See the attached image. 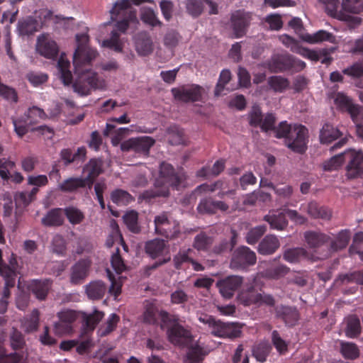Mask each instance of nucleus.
Here are the masks:
<instances>
[{
  "mask_svg": "<svg viewBox=\"0 0 363 363\" xmlns=\"http://www.w3.org/2000/svg\"><path fill=\"white\" fill-rule=\"evenodd\" d=\"M77 48L73 55L74 72L77 75L73 88L81 96L89 95L92 89H104V81L100 79L96 72L88 68L90 62L96 58V50L87 45L89 36L83 33L76 35Z\"/></svg>",
  "mask_w": 363,
  "mask_h": 363,
  "instance_id": "nucleus-1",
  "label": "nucleus"
},
{
  "mask_svg": "<svg viewBox=\"0 0 363 363\" xmlns=\"http://www.w3.org/2000/svg\"><path fill=\"white\" fill-rule=\"evenodd\" d=\"M186 179V175L182 169L175 172L170 164L162 162L160 165V177L154 187L144 191L142 197L149 201L156 197H167L169 195V186L178 189L184 186Z\"/></svg>",
  "mask_w": 363,
  "mask_h": 363,
  "instance_id": "nucleus-2",
  "label": "nucleus"
},
{
  "mask_svg": "<svg viewBox=\"0 0 363 363\" xmlns=\"http://www.w3.org/2000/svg\"><path fill=\"white\" fill-rule=\"evenodd\" d=\"M275 136L284 138L286 146L295 152L302 154L307 150L308 131L303 125L282 121L275 129Z\"/></svg>",
  "mask_w": 363,
  "mask_h": 363,
  "instance_id": "nucleus-3",
  "label": "nucleus"
},
{
  "mask_svg": "<svg viewBox=\"0 0 363 363\" xmlns=\"http://www.w3.org/2000/svg\"><path fill=\"white\" fill-rule=\"evenodd\" d=\"M161 328L167 330V335L170 342L176 345H188L192 339L191 333L181 325L176 315H170L166 311L160 313Z\"/></svg>",
  "mask_w": 363,
  "mask_h": 363,
  "instance_id": "nucleus-4",
  "label": "nucleus"
},
{
  "mask_svg": "<svg viewBox=\"0 0 363 363\" xmlns=\"http://www.w3.org/2000/svg\"><path fill=\"white\" fill-rule=\"evenodd\" d=\"M199 320L207 325L214 336L233 339L239 337L241 333L240 328L237 324L224 323L207 314L199 316Z\"/></svg>",
  "mask_w": 363,
  "mask_h": 363,
  "instance_id": "nucleus-5",
  "label": "nucleus"
},
{
  "mask_svg": "<svg viewBox=\"0 0 363 363\" xmlns=\"http://www.w3.org/2000/svg\"><path fill=\"white\" fill-rule=\"evenodd\" d=\"M155 232L156 234L167 239L176 238L180 233L179 223L171 219L167 212H162L154 219Z\"/></svg>",
  "mask_w": 363,
  "mask_h": 363,
  "instance_id": "nucleus-6",
  "label": "nucleus"
},
{
  "mask_svg": "<svg viewBox=\"0 0 363 363\" xmlns=\"http://www.w3.org/2000/svg\"><path fill=\"white\" fill-rule=\"evenodd\" d=\"M257 262V256L254 251L247 246H240L232 253L230 268L233 270L244 271L253 266Z\"/></svg>",
  "mask_w": 363,
  "mask_h": 363,
  "instance_id": "nucleus-7",
  "label": "nucleus"
},
{
  "mask_svg": "<svg viewBox=\"0 0 363 363\" xmlns=\"http://www.w3.org/2000/svg\"><path fill=\"white\" fill-rule=\"evenodd\" d=\"M135 19L122 18L118 19L115 28L111 33L109 39L104 40L102 46L107 47L117 52L123 51V40L120 38L121 33H125L129 26V22Z\"/></svg>",
  "mask_w": 363,
  "mask_h": 363,
  "instance_id": "nucleus-8",
  "label": "nucleus"
},
{
  "mask_svg": "<svg viewBox=\"0 0 363 363\" xmlns=\"http://www.w3.org/2000/svg\"><path fill=\"white\" fill-rule=\"evenodd\" d=\"M345 158L348 160L345 176L348 179H354L363 177V152L347 150L345 152Z\"/></svg>",
  "mask_w": 363,
  "mask_h": 363,
  "instance_id": "nucleus-9",
  "label": "nucleus"
},
{
  "mask_svg": "<svg viewBox=\"0 0 363 363\" xmlns=\"http://www.w3.org/2000/svg\"><path fill=\"white\" fill-rule=\"evenodd\" d=\"M318 1L325 6V11L330 16L340 21L348 22L352 26L360 24V18L345 13V12L342 11V7L340 9L339 0H318Z\"/></svg>",
  "mask_w": 363,
  "mask_h": 363,
  "instance_id": "nucleus-10",
  "label": "nucleus"
},
{
  "mask_svg": "<svg viewBox=\"0 0 363 363\" xmlns=\"http://www.w3.org/2000/svg\"><path fill=\"white\" fill-rule=\"evenodd\" d=\"M155 140L148 136L130 138L123 142L121 148L123 151H133L135 153L147 155Z\"/></svg>",
  "mask_w": 363,
  "mask_h": 363,
  "instance_id": "nucleus-11",
  "label": "nucleus"
},
{
  "mask_svg": "<svg viewBox=\"0 0 363 363\" xmlns=\"http://www.w3.org/2000/svg\"><path fill=\"white\" fill-rule=\"evenodd\" d=\"M36 50L45 58L55 59L58 55L59 48L48 34H42L38 37Z\"/></svg>",
  "mask_w": 363,
  "mask_h": 363,
  "instance_id": "nucleus-12",
  "label": "nucleus"
},
{
  "mask_svg": "<svg viewBox=\"0 0 363 363\" xmlns=\"http://www.w3.org/2000/svg\"><path fill=\"white\" fill-rule=\"evenodd\" d=\"M335 104L341 109L347 111L354 122L363 119V108L354 104L350 98L342 93H338L335 98Z\"/></svg>",
  "mask_w": 363,
  "mask_h": 363,
  "instance_id": "nucleus-13",
  "label": "nucleus"
},
{
  "mask_svg": "<svg viewBox=\"0 0 363 363\" xmlns=\"http://www.w3.org/2000/svg\"><path fill=\"white\" fill-rule=\"evenodd\" d=\"M230 21L235 37L240 38L246 33L251 21V16L248 12L238 10L232 13Z\"/></svg>",
  "mask_w": 363,
  "mask_h": 363,
  "instance_id": "nucleus-14",
  "label": "nucleus"
},
{
  "mask_svg": "<svg viewBox=\"0 0 363 363\" xmlns=\"http://www.w3.org/2000/svg\"><path fill=\"white\" fill-rule=\"evenodd\" d=\"M131 3L132 0H117L110 10L111 20L115 21L122 18L136 19L135 12L132 10Z\"/></svg>",
  "mask_w": 363,
  "mask_h": 363,
  "instance_id": "nucleus-15",
  "label": "nucleus"
},
{
  "mask_svg": "<svg viewBox=\"0 0 363 363\" xmlns=\"http://www.w3.org/2000/svg\"><path fill=\"white\" fill-rule=\"evenodd\" d=\"M174 97L184 102L196 101L201 96V88L197 85H191L172 89Z\"/></svg>",
  "mask_w": 363,
  "mask_h": 363,
  "instance_id": "nucleus-16",
  "label": "nucleus"
},
{
  "mask_svg": "<svg viewBox=\"0 0 363 363\" xmlns=\"http://www.w3.org/2000/svg\"><path fill=\"white\" fill-rule=\"evenodd\" d=\"M243 278L240 276L233 275L220 280L216 285L221 295L225 298H230L235 291L241 286Z\"/></svg>",
  "mask_w": 363,
  "mask_h": 363,
  "instance_id": "nucleus-17",
  "label": "nucleus"
},
{
  "mask_svg": "<svg viewBox=\"0 0 363 363\" xmlns=\"http://www.w3.org/2000/svg\"><path fill=\"white\" fill-rule=\"evenodd\" d=\"M275 313L277 318L289 327L295 325L299 319V313L296 307L280 305L275 308Z\"/></svg>",
  "mask_w": 363,
  "mask_h": 363,
  "instance_id": "nucleus-18",
  "label": "nucleus"
},
{
  "mask_svg": "<svg viewBox=\"0 0 363 363\" xmlns=\"http://www.w3.org/2000/svg\"><path fill=\"white\" fill-rule=\"evenodd\" d=\"M90 262L87 259H80L71 268L70 282L72 284H79L88 276Z\"/></svg>",
  "mask_w": 363,
  "mask_h": 363,
  "instance_id": "nucleus-19",
  "label": "nucleus"
},
{
  "mask_svg": "<svg viewBox=\"0 0 363 363\" xmlns=\"http://www.w3.org/2000/svg\"><path fill=\"white\" fill-rule=\"evenodd\" d=\"M135 50L138 55L146 56L153 51V43L150 35L146 32L138 33L135 36Z\"/></svg>",
  "mask_w": 363,
  "mask_h": 363,
  "instance_id": "nucleus-20",
  "label": "nucleus"
},
{
  "mask_svg": "<svg viewBox=\"0 0 363 363\" xmlns=\"http://www.w3.org/2000/svg\"><path fill=\"white\" fill-rule=\"evenodd\" d=\"M103 162L99 159H91L84 167V172L87 175L83 178L89 188H91L96 178L102 173Z\"/></svg>",
  "mask_w": 363,
  "mask_h": 363,
  "instance_id": "nucleus-21",
  "label": "nucleus"
},
{
  "mask_svg": "<svg viewBox=\"0 0 363 363\" xmlns=\"http://www.w3.org/2000/svg\"><path fill=\"white\" fill-rule=\"evenodd\" d=\"M304 239L310 248H319L330 241V236L320 231L308 230L304 233Z\"/></svg>",
  "mask_w": 363,
  "mask_h": 363,
  "instance_id": "nucleus-22",
  "label": "nucleus"
},
{
  "mask_svg": "<svg viewBox=\"0 0 363 363\" xmlns=\"http://www.w3.org/2000/svg\"><path fill=\"white\" fill-rule=\"evenodd\" d=\"M145 248L146 253L153 259L168 255V249L164 240L156 238L150 240L146 242Z\"/></svg>",
  "mask_w": 363,
  "mask_h": 363,
  "instance_id": "nucleus-23",
  "label": "nucleus"
},
{
  "mask_svg": "<svg viewBox=\"0 0 363 363\" xmlns=\"http://www.w3.org/2000/svg\"><path fill=\"white\" fill-rule=\"evenodd\" d=\"M303 210L313 218H321L323 220H330L331 212L324 206H320L315 201H311L306 205H302Z\"/></svg>",
  "mask_w": 363,
  "mask_h": 363,
  "instance_id": "nucleus-24",
  "label": "nucleus"
},
{
  "mask_svg": "<svg viewBox=\"0 0 363 363\" xmlns=\"http://www.w3.org/2000/svg\"><path fill=\"white\" fill-rule=\"evenodd\" d=\"M280 247V242L277 236L274 235H266L258 246V252L263 255L274 253Z\"/></svg>",
  "mask_w": 363,
  "mask_h": 363,
  "instance_id": "nucleus-25",
  "label": "nucleus"
},
{
  "mask_svg": "<svg viewBox=\"0 0 363 363\" xmlns=\"http://www.w3.org/2000/svg\"><path fill=\"white\" fill-rule=\"evenodd\" d=\"M51 284L49 279L33 280L29 284L28 289L38 299L44 300L51 287Z\"/></svg>",
  "mask_w": 363,
  "mask_h": 363,
  "instance_id": "nucleus-26",
  "label": "nucleus"
},
{
  "mask_svg": "<svg viewBox=\"0 0 363 363\" xmlns=\"http://www.w3.org/2000/svg\"><path fill=\"white\" fill-rule=\"evenodd\" d=\"M292 55L285 54L274 56L270 62L269 68L274 72H279L291 69Z\"/></svg>",
  "mask_w": 363,
  "mask_h": 363,
  "instance_id": "nucleus-27",
  "label": "nucleus"
},
{
  "mask_svg": "<svg viewBox=\"0 0 363 363\" xmlns=\"http://www.w3.org/2000/svg\"><path fill=\"white\" fill-rule=\"evenodd\" d=\"M85 291L89 298L99 300L104 297L107 291V286L102 281L96 280L86 284Z\"/></svg>",
  "mask_w": 363,
  "mask_h": 363,
  "instance_id": "nucleus-28",
  "label": "nucleus"
},
{
  "mask_svg": "<svg viewBox=\"0 0 363 363\" xmlns=\"http://www.w3.org/2000/svg\"><path fill=\"white\" fill-rule=\"evenodd\" d=\"M261 297V293L256 291L254 286H251L247 289L241 291L238 296L240 303L245 306L252 304H257Z\"/></svg>",
  "mask_w": 363,
  "mask_h": 363,
  "instance_id": "nucleus-29",
  "label": "nucleus"
},
{
  "mask_svg": "<svg viewBox=\"0 0 363 363\" xmlns=\"http://www.w3.org/2000/svg\"><path fill=\"white\" fill-rule=\"evenodd\" d=\"M40 312L35 308L29 316L21 320V328L26 333H32L38 330L39 327Z\"/></svg>",
  "mask_w": 363,
  "mask_h": 363,
  "instance_id": "nucleus-30",
  "label": "nucleus"
},
{
  "mask_svg": "<svg viewBox=\"0 0 363 363\" xmlns=\"http://www.w3.org/2000/svg\"><path fill=\"white\" fill-rule=\"evenodd\" d=\"M64 223V213L62 208H54L48 212L42 218L45 226H60Z\"/></svg>",
  "mask_w": 363,
  "mask_h": 363,
  "instance_id": "nucleus-31",
  "label": "nucleus"
},
{
  "mask_svg": "<svg viewBox=\"0 0 363 363\" xmlns=\"http://www.w3.org/2000/svg\"><path fill=\"white\" fill-rule=\"evenodd\" d=\"M264 220L267 222L273 230H283L288 225L285 212H281L278 214H267L264 216Z\"/></svg>",
  "mask_w": 363,
  "mask_h": 363,
  "instance_id": "nucleus-32",
  "label": "nucleus"
},
{
  "mask_svg": "<svg viewBox=\"0 0 363 363\" xmlns=\"http://www.w3.org/2000/svg\"><path fill=\"white\" fill-rule=\"evenodd\" d=\"M303 38L309 43H318L323 41L335 43L336 41L335 36L333 33L324 30H320L313 34H307Z\"/></svg>",
  "mask_w": 363,
  "mask_h": 363,
  "instance_id": "nucleus-33",
  "label": "nucleus"
},
{
  "mask_svg": "<svg viewBox=\"0 0 363 363\" xmlns=\"http://www.w3.org/2000/svg\"><path fill=\"white\" fill-rule=\"evenodd\" d=\"M207 351L197 342L192 344L186 353L187 363H198L207 354Z\"/></svg>",
  "mask_w": 363,
  "mask_h": 363,
  "instance_id": "nucleus-34",
  "label": "nucleus"
},
{
  "mask_svg": "<svg viewBox=\"0 0 363 363\" xmlns=\"http://www.w3.org/2000/svg\"><path fill=\"white\" fill-rule=\"evenodd\" d=\"M104 317V312L98 310H94V312L90 314L84 313H82L83 325L86 327L87 330L92 331Z\"/></svg>",
  "mask_w": 363,
  "mask_h": 363,
  "instance_id": "nucleus-35",
  "label": "nucleus"
},
{
  "mask_svg": "<svg viewBox=\"0 0 363 363\" xmlns=\"http://www.w3.org/2000/svg\"><path fill=\"white\" fill-rule=\"evenodd\" d=\"M340 136V130L329 123H325L320 132V140L322 143H330Z\"/></svg>",
  "mask_w": 363,
  "mask_h": 363,
  "instance_id": "nucleus-36",
  "label": "nucleus"
},
{
  "mask_svg": "<svg viewBox=\"0 0 363 363\" xmlns=\"http://www.w3.org/2000/svg\"><path fill=\"white\" fill-rule=\"evenodd\" d=\"M290 269L284 264L268 267L262 272V277L271 279H279L286 276Z\"/></svg>",
  "mask_w": 363,
  "mask_h": 363,
  "instance_id": "nucleus-37",
  "label": "nucleus"
},
{
  "mask_svg": "<svg viewBox=\"0 0 363 363\" xmlns=\"http://www.w3.org/2000/svg\"><path fill=\"white\" fill-rule=\"evenodd\" d=\"M230 79L231 73L230 70H222L219 76L218 82L214 90L215 96H220L222 95H225L230 91L229 89H225V85L230 81Z\"/></svg>",
  "mask_w": 363,
  "mask_h": 363,
  "instance_id": "nucleus-38",
  "label": "nucleus"
},
{
  "mask_svg": "<svg viewBox=\"0 0 363 363\" xmlns=\"http://www.w3.org/2000/svg\"><path fill=\"white\" fill-rule=\"evenodd\" d=\"M38 23L32 17H28L18 23V30L20 34L30 35L38 30Z\"/></svg>",
  "mask_w": 363,
  "mask_h": 363,
  "instance_id": "nucleus-39",
  "label": "nucleus"
},
{
  "mask_svg": "<svg viewBox=\"0 0 363 363\" xmlns=\"http://www.w3.org/2000/svg\"><path fill=\"white\" fill-rule=\"evenodd\" d=\"M350 232L348 230H341L337 235L335 240L330 238V251H337L342 250L347 245L350 240Z\"/></svg>",
  "mask_w": 363,
  "mask_h": 363,
  "instance_id": "nucleus-40",
  "label": "nucleus"
},
{
  "mask_svg": "<svg viewBox=\"0 0 363 363\" xmlns=\"http://www.w3.org/2000/svg\"><path fill=\"white\" fill-rule=\"evenodd\" d=\"M86 185H87L86 180L83 179V178L71 177L60 184L58 188L65 192H72Z\"/></svg>",
  "mask_w": 363,
  "mask_h": 363,
  "instance_id": "nucleus-41",
  "label": "nucleus"
},
{
  "mask_svg": "<svg viewBox=\"0 0 363 363\" xmlns=\"http://www.w3.org/2000/svg\"><path fill=\"white\" fill-rule=\"evenodd\" d=\"M341 4L342 11L351 16L363 11V0H342Z\"/></svg>",
  "mask_w": 363,
  "mask_h": 363,
  "instance_id": "nucleus-42",
  "label": "nucleus"
},
{
  "mask_svg": "<svg viewBox=\"0 0 363 363\" xmlns=\"http://www.w3.org/2000/svg\"><path fill=\"white\" fill-rule=\"evenodd\" d=\"M63 213L72 225L81 223L85 218L84 213L74 206H68L65 208L63 210Z\"/></svg>",
  "mask_w": 363,
  "mask_h": 363,
  "instance_id": "nucleus-43",
  "label": "nucleus"
},
{
  "mask_svg": "<svg viewBox=\"0 0 363 363\" xmlns=\"http://www.w3.org/2000/svg\"><path fill=\"white\" fill-rule=\"evenodd\" d=\"M306 250L303 247L290 248L284 251L283 258L289 263H296L302 257H306Z\"/></svg>",
  "mask_w": 363,
  "mask_h": 363,
  "instance_id": "nucleus-44",
  "label": "nucleus"
},
{
  "mask_svg": "<svg viewBox=\"0 0 363 363\" xmlns=\"http://www.w3.org/2000/svg\"><path fill=\"white\" fill-rule=\"evenodd\" d=\"M361 332V325L359 319L355 315H351L347 319V327L345 334L349 337H355Z\"/></svg>",
  "mask_w": 363,
  "mask_h": 363,
  "instance_id": "nucleus-45",
  "label": "nucleus"
},
{
  "mask_svg": "<svg viewBox=\"0 0 363 363\" xmlns=\"http://www.w3.org/2000/svg\"><path fill=\"white\" fill-rule=\"evenodd\" d=\"M268 84L276 92H283L289 86L287 79L281 76H272L268 79Z\"/></svg>",
  "mask_w": 363,
  "mask_h": 363,
  "instance_id": "nucleus-46",
  "label": "nucleus"
},
{
  "mask_svg": "<svg viewBox=\"0 0 363 363\" xmlns=\"http://www.w3.org/2000/svg\"><path fill=\"white\" fill-rule=\"evenodd\" d=\"M111 199L114 203L118 206L127 205L133 200V198L128 191L122 189L113 191L111 193Z\"/></svg>",
  "mask_w": 363,
  "mask_h": 363,
  "instance_id": "nucleus-47",
  "label": "nucleus"
},
{
  "mask_svg": "<svg viewBox=\"0 0 363 363\" xmlns=\"http://www.w3.org/2000/svg\"><path fill=\"white\" fill-rule=\"evenodd\" d=\"M270 349L271 347L268 342H262L254 346L252 349V354L257 361L264 362L267 359V357L270 352Z\"/></svg>",
  "mask_w": 363,
  "mask_h": 363,
  "instance_id": "nucleus-48",
  "label": "nucleus"
},
{
  "mask_svg": "<svg viewBox=\"0 0 363 363\" xmlns=\"http://www.w3.org/2000/svg\"><path fill=\"white\" fill-rule=\"evenodd\" d=\"M123 221L127 228L131 232L138 233L140 232V227L138 223V215L136 211H130L123 216Z\"/></svg>",
  "mask_w": 363,
  "mask_h": 363,
  "instance_id": "nucleus-49",
  "label": "nucleus"
},
{
  "mask_svg": "<svg viewBox=\"0 0 363 363\" xmlns=\"http://www.w3.org/2000/svg\"><path fill=\"white\" fill-rule=\"evenodd\" d=\"M9 342L10 346L14 350H21L26 345L23 334L16 328H13L9 335Z\"/></svg>",
  "mask_w": 363,
  "mask_h": 363,
  "instance_id": "nucleus-50",
  "label": "nucleus"
},
{
  "mask_svg": "<svg viewBox=\"0 0 363 363\" xmlns=\"http://www.w3.org/2000/svg\"><path fill=\"white\" fill-rule=\"evenodd\" d=\"M162 311H158L157 308L152 303L147 304L143 313L144 321L150 324L156 323L157 318L161 320L160 314Z\"/></svg>",
  "mask_w": 363,
  "mask_h": 363,
  "instance_id": "nucleus-51",
  "label": "nucleus"
},
{
  "mask_svg": "<svg viewBox=\"0 0 363 363\" xmlns=\"http://www.w3.org/2000/svg\"><path fill=\"white\" fill-rule=\"evenodd\" d=\"M118 321L119 317L116 313H111L106 322L99 328L98 333L101 336L107 335L116 328Z\"/></svg>",
  "mask_w": 363,
  "mask_h": 363,
  "instance_id": "nucleus-52",
  "label": "nucleus"
},
{
  "mask_svg": "<svg viewBox=\"0 0 363 363\" xmlns=\"http://www.w3.org/2000/svg\"><path fill=\"white\" fill-rule=\"evenodd\" d=\"M341 352L345 358L354 359L359 357V349L354 343L341 342Z\"/></svg>",
  "mask_w": 363,
  "mask_h": 363,
  "instance_id": "nucleus-53",
  "label": "nucleus"
},
{
  "mask_svg": "<svg viewBox=\"0 0 363 363\" xmlns=\"http://www.w3.org/2000/svg\"><path fill=\"white\" fill-rule=\"evenodd\" d=\"M26 121L29 125H33L39 122L40 119L45 118L46 115L42 108L37 106H33L28 108L26 113Z\"/></svg>",
  "mask_w": 363,
  "mask_h": 363,
  "instance_id": "nucleus-54",
  "label": "nucleus"
},
{
  "mask_svg": "<svg viewBox=\"0 0 363 363\" xmlns=\"http://www.w3.org/2000/svg\"><path fill=\"white\" fill-rule=\"evenodd\" d=\"M57 65L63 83L66 85L69 84L72 80V75L69 69L70 66L69 62L61 57L57 62Z\"/></svg>",
  "mask_w": 363,
  "mask_h": 363,
  "instance_id": "nucleus-55",
  "label": "nucleus"
},
{
  "mask_svg": "<svg viewBox=\"0 0 363 363\" xmlns=\"http://www.w3.org/2000/svg\"><path fill=\"white\" fill-rule=\"evenodd\" d=\"M142 21L152 26H162V23L158 19L155 12L150 8L145 9L141 14Z\"/></svg>",
  "mask_w": 363,
  "mask_h": 363,
  "instance_id": "nucleus-56",
  "label": "nucleus"
},
{
  "mask_svg": "<svg viewBox=\"0 0 363 363\" xmlns=\"http://www.w3.org/2000/svg\"><path fill=\"white\" fill-rule=\"evenodd\" d=\"M267 230L265 225H258L252 228L246 235V241L250 245L255 244Z\"/></svg>",
  "mask_w": 363,
  "mask_h": 363,
  "instance_id": "nucleus-57",
  "label": "nucleus"
},
{
  "mask_svg": "<svg viewBox=\"0 0 363 363\" xmlns=\"http://www.w3.org/2000/svg\"><path fill=\"white\" fill-rule=\"evenodd\" d=\"M345 158V152L332 157L323 164V169L325 171L337 170L342 164Z\"/></svg>",
  "mask_w": 363,
  "mask_h": 363,
  "instance_id": "nucleus-58",
  "label": "nucleus"
},
{
  "mask_svg": "<svg viewBox=\"0 0 363 363\" xmlns=\"http://www.w3.org/2000/svg\"><path fill=\"white\" fill-rule=\"evenodd\" d=\"M168 140L173 145L182 144L184 142L183 131L177 126L170 127L168 129Z\"/></svg>",
  "mask_w": 363,
  "mask_h": 363,
  "instance_id": "nucleus-59",
  "label": "nucleus"
},
{
  "mask_svg": "<svg viewBox=\"0 0 363 363\" xmlns=\"http://www.w3.org/2000/svg\"><path fill=\"white\" fill-rule=\"evenodd\" d=\"M197 211L203 214H215L214 199L211 197L201 199L198 204Z\"/></svg>",
  "mask_w": 363,
  "mask_h": 363,
  "instance_id": "nucleus-60",
  "label": "nucleus"
},
{
  "mask_svg": "<svg viewBox=\"0 0 363 363\" xmlns=\"http://www.w3.org/2000/svg\"><path fill=\"white\" fill-rule=\"evenodd\" d=\"M211 243V238L206 233H201L195 237L193 246L198 250H205Z\"/></svg>",
  "mask_w": 363,
  "mask_h": 363,
  "instance_id": "nucleus-61",
  "label": "nucleus"
},
{
  "mask_svg": "<svg viewBox=\"0 0 363 363\" xmlns=\"http://www.w3.org/2000/svg\"><path fill=\"white\" fill-rule=\"evenodd\" d=\"M223 182L221 180H218L213 184H203L198 186L195 190L194 194H201L202 193L213 192L218 189H223Z\"/></svg>",
  "mask_w": 363,
  "mask_h": 363,
  "instance_id": "nucleus-62",
  "label": "nucleus"
},
{
  "mask_svg": "<svg viewBox=\"0 0 363 363\" xmlns=\"http://www.w3.org/2000/svg\"><path fill=\"white\" fill-rule=\"evenodd\" d=\"M119 248L117 247L116 252L113 253L111 256V266L116 274H120L123 271L125 270L126 267L123 262V260L122 259L121 255H119Z\"/></svg>",
  "mask_w": 363,
  "mask_h": 363,
  "instance_id": "nucleus-63",
  "label": "nucleus"
},
{
  "mask_svg": "<svg viewBox=\"0 0 363 363\" xmlns=\"http://www.w3.org/2000/svg\"><path fill=\"white\" fill-rule=\"evenodd\" d=\"M339 280L342 283L355 282L363 285V271L340 275Z\"/></svg>",
  "mask_w": 363,
  "mask_h": 363,
  "instance_id": "nucleus-64",
  "label": "nucleus"
}]
</instances>
